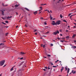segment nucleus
I'll return each mask as SVG.
<instances>
[{"label":"nucleus","mask_w":76,"mask_h":76,"mask_svg":"<svg viewBox=\"0 0 76 76\" xmlns=\"http://www.w3.org/2000/svg\"><path fill=\"white\" fill-rule=\"evenodd\" d=\"M5 62V60H2L1 61H0V66H2L4 64V63Z\"/></svg>","instance_id":"nucleus-1"},{"label":"nucleus","mask_w":76,"mask_h":76,"mask_svg":"<svg viewBox=\"0 0 76 76\" xmlns=\"http://www.w3.org/2000/svg\"><path fill=\"white\" fill-rule=\"evenodd\" d=\"M60 22H61V21L60 20H58L57 21H56V22L57 24V25H58L60 24Z\"/></svg>","instance_id":"nucleus-2"},{"label":"nucleus","mask_w":76,"mask_h":76,"mask_svg":"<svg viewBox=\"0 0 76 76\" xmlns=\"http://www.w3.org/2000/svg\"><path fill=\"white\" fill-rule=\"evenodd\" d=\"M52 22H53L52 23V24L53 25H55L56 24V23L55 22V21L53 20Z\"/></svg>","instance_id":"nucleus-3"},{"label":"nucleus","mask_w":76,"mask_h":76,"mask_svg":"<svg viewBox=\"0 0 76 76\" xmlns=\"http://www.w3.org/2000/svg\"><path fill=\"white\" fill-rule=\"evenodd\" d=\"M72 72V73H73V74H75V73H76V71L73 70Z\"/></svg>","instance_id":"nucleus-4"},{"label":"nucleus","mask_w":76,"mask_h":76,"mask_svg":"<svg viewBox=\"0 0 76 76\" xmlns=\"http://www.w3.org/2000/svg\"><path fill=\"white\" fill-rule=\"evenodd\" d=\"M29 26V24H26L25 25V27H26V28H28Z\"/></svg>","instance_id":"nucleus-5"},{"label":"nucleus","mask_w":76,"mask_h":76,"mask_svg":"<svg viewBox=\"0 0 76 76\" xmlns=\"http://www.w3.org/2000/svg\"><path fill=\"white\" fill-rule=\"evenodd\" d=\"M12 16H11L10 17L8 16V17H7V19L8 20L9 19H10V18H12Z\"/></svg>","instance_id":"nucleus-6"},{"label":"nucleus","mask_w":76,"mask_h":76,"mask_svg":"<svg viewBox=\"0 0 76 76\" xmlns=\"http://www.w3.org/2000/svg\"><path fill=\"white\" fill-rule=\"evenodd\" d=\"M70 70V69L69 68H68V70H67V75H66V76H68V74H69V71Z\"/></svg>","instance_id":"nucleus-7"},{"label":"nucleus","mask_w":76,"mask_h":76,"mask_svg":"<svg viewBox=\"0 0 76 76\" xmlns=\"http://www.w3.org/2000/svg\"><path fill=\"white\" fill-rule=\"evenodd\" d=\"M48 70H50V69H51V70H52V67H51V66H48Z\"/></svg>","instance_id":"nucleus-8"},{"label":"nucleus","mask_w":76,"mask_h":76,"mask_svg":"<svg viewBox=\"0 0 76 76\" xmlns=\"http://www.w3.org/2000/svg\"><path fill=\"white\" fill-rule=\"evenodd\" d=\"M38 12V11H36V12H34V14L35 15H36V14H37L38 13V12Z\"/></svg>","instance_id":"nucleus-9"},{"label":"nucleus","mask_w":76,"mask_h":76,"mask_svg":"<svg viewBox=\"0 0 76 76\" xmlns=\"http://www.w3.org/2000/svg\"><path fill=\"white\" fill-rule=\"evenodd\" d=\"M20 54H21V55H23V54H25V53L21 52L20 53Z\"/></svg>","instance_id":"nucleus-10"},{"label":"nucleus","mask_w":76,"mask_h":76,"mask_svg":"<svg viewBox=\"0 0 76 76\" xmlns=\"http://www.w3.org/2000/svg\"><path fill=\"white\" fill-rule=\"evenodd\" d=\"M72 48H75V49L76 48V46H72Z\"/></svg>","instance_id":"nucleus-11"},{"label":"nucleus","mask_w":76,"mask_h":76,"mask_svg":"<svg viewBox=\"0 0 76 76\" xmlns=\"http://www.w3.org/2000/svg\"><path fill=\"white\" fill-rule=\"evenodd\" d=\"M63 69H64V68L63 67H62V68L61 69V72H62V71H63Z\"/></svg>","instance_id":"nucleus-12"},{"label":"nucleus","mask_w":76,"mask_h":76,"mask_svg":"<svg viewBox=\"0 0 76 76\" xmlns=\"http://www.w3.org/2000/svg\"><path fill=\"white\" fill-rule=\"evenodd\" d=\"M1 12H2V15L3 16L4 15V12L3 11L1 10Z\"/></svg>","instance_id":"nucleus-13"},{"label":"nucleus","mask_w":76,"mask_h":76,"mask_svg":"<svg viewBox=\"0 0 76 76\" xmlns=\"http://www.w3.org/2000/svg\"><path fill=\"white\" fill-rule=\"evenodd\" d=\"M8 34H9V33H5V35L6 37H7V36L8 35Z\"/></svg>","instance_id":"nucleus-14"},{"label":"nucleus","mask_w":76,"mask_h":76,"mask_svg":"<svg viewBox=\"0 0 76 76\" xmlns=\"http://www.w3.org/2000/svg\"><path fill=\"white\" fill-rule=\"evenodd\" d=\"M66 38L67 39H69V36H67V37H66Z\"/></svg>","instance_id":"nucleus-15"},{"label":"nucleus","mask_w":76,"mask_h":76,"mask_svg":"<svg viewBox=\"0 0 76 76\" xmlns=\"http://www.w3.org/2000/svg\"><path fill=\"white\" fill-rule=\"evenodd\" d=\"M18 6H19L18 5H15V7H18Z\"/></svg>","instance_id":"nucleus-16"},{"label":"nucleus","mask_w":76,"mask_h":76,"mask_svg":"<svg viewBox=\"0 0 76 76\" xmlns=\"http://www.w3.org/2000/svg\"><path fill=\"white\" fill-rule=\"evenodd\" d=\"M13 67H12V68H11L10 70V71H12V70H13Z\"/></svg>","instance_id":"nucleus-17"},{"label":"nucleus","mask_w":76,"mask_h":76,"mask_svg":"<svg viewBox=\"0 0 76 76\" xmlns=\"http://www.w3.org/2000/svg\"><path fill=\"white\" fill-rule=\"evenodd\" d=\"M24 9H26V10H27L28 11H29V9H28L27 8H25Z\"/></svg>","instance_id":"nucleus-18"},{"label":"nucleus","mask_w":76,"mask_h":76,"mask_svg":"<svg viewBox=\"0 0 76 76\" xmlns=\"http://www.w3.org/2000/svg\"><path fill=\"white\" fill-rule=\"evenodd\" d=\"M60 17L61 18H63V16H62V15L60 14Z\"/></svg>","instance_id":"nucleus-19"},{"label":"nucleus","mask_w":76,"mask_h":76,"mask_svg":"<svg viewBox=\"0 0 76 76\" xmlns=\"http://www.w3.org/2000/svg\"><path fill=\"white\" fill-rule=\"evenodd\" d=\"M47 56H48V57H51V55L48 54V55H47Z\"/></svg>","instance_id":"nucleus-20"},{"label":"nucleus","mask_w":76,"mask_h":76,"mask_svg":"<svg viewBox=\"0 0 76 76\" xmlns=\"http://www.w3.org/2000/svg\"><path fill=\"white\" fill-rule=\"evenodd\" d=\"M1 23H2V24H4V25H6V23H5L3 22H2Z\"/></svg>","instance_id":"nucleus-21"},{"label":"nucleus","mask_w":76,"mask_h":76,"mask_svg":"<svg viewBox=\"0 0 76 76\" xmlns=\"http://www.w3.org/2000/svg\"><path fill=\"white\" fill-rule=\"evenodd\" d=\"M5 22V23H9V21H6Z\"/></svg>","instance_id":"nucleus-22"},{"label":"nucleus","mask_w":76,"mask_h":76,"mask_svg":"<svg viewBox=\"0 0 76 76\" xmlns=\"http://www.w3.org/2000/svg\"><path fill=\"white\" fill-rule=\"evenodd\" d=\"M50 20H52V19H53V18H52L51 16H50Z\"/></svg>","instance_id":"nucleus-23"},{"label":"nucleus","mask_w":76,"mask_h":76,"mask_svg":"<svg viewBox=\"0 0 76 76\" xmlns=\"http://www.w3.org/2000/svg\"><path fill=\"white\" fill-rule=\"evenodd\" d=\"M54 35H57V32H54Z\"/></svg>","instance_id":"nucleus-24"},{"label":"nucleus","mask_w":76,"mask_h":76,"mask_svg":"<svg viewBox=\"0 0 76 76\" xmlns=\"http://www.w3.org/2000/svg\"><path fill=\"white\" fill-rule=\"evenodd\" d=\"M74 15H71L70 17V18H72V17L73 16H74Z\"/></svg>","instance_id":"nucleus-25"},{"label":"nucleus","mask_w":76,"mask_h":76,"mask_svg":"<svg viewBox=\"0 0 76 76\" xmlns=\"http://www.w3.org/2000/svg\"><path fill=\"white\" fill-rule=\"evenodd\" d=\"M4 44L3 43H1L0 44V45H4Z\"/></svg>","instance_id":"nucleus-26"},{"label":"nucleus","mask_w":76,"mask_h":76,"mask_svg":"<svg viewBox=\"0 0 76 76\" xmlns=\"http://www.w3.org/2000/svg\"><path fill=\"white\" fill-rule=\"evenodd\" d=\"M64 41H65L64 40H61L60 41V42H64Z\"/></svg>","instance_id":"nucleus-27"},{"label":"nucleus","mask_w":76,"mask_h":76,"mask_svg":"<svg viewBox=\"0 0 76 76\" xmlns=\"http://www.w3.org/2000/svg\"><path fill=\"white\" fill-rule=\"evenodd\" d=\"M56 33L57 34H58L59 33V31H58V30H57Z\"/></svg>","instance_id":"nucleus-28"},{"label":"nucleus","mask_w":76,"mask_h":76,"mask_svg":"<svg viewBox=\"0 0 76 76\" xmlns=\"http://www.w3.org/2000/svg\"><path fill=\"white\" fill-rule=\"evenodd\" d=\"M45 11H47V12H48V13H50V12H49V10H45Z\"/></svg>","instance_id":"nucleus-29"},{"label":"nucleus","mask_w":76,"mask_h":76,"mask_svg":"<svg viewBox=\"0 0 76 76\" xmlns=\"http://www.w3.org/2000/svg\"><path fill=\"white\" fill-rule=\"evenodd\" d=\"M72 13H70V14H69L68 16H70V15H72Z\"/></svg>","instance_id":"nucleus-30"},{"label":"nucleus","mask_w":76,"mask_h":76,"mask_svg":"<svg viewBox=\"0 0 76 76\" xmlns=\"http://www.w3.org/2000/svg\"><path fill=\"white\" fill-rule=\"evenodd\" d=\"M22 59H23V57H22L20 58V60H22Z\"/></svg>","instance_id":"nucleus-31"},{"label":"nucleus","mask_w":76,"mask_h":76,"mask_svg":"<svg viewBox=\"0 0 76 76\" xmlns=\"http://www.w3.org/2000/svg\"><path fill=\"white\" fill-rule=\"evenodd\" d=\"M76 35H75V34H74L73 36H72V38H73L74 37H75Z\"/></svg>","instance_id":"nucleus-32"},{"label":"nucleus","mask_w":76,"mask_h":76,"mask_svg":"<svg viewBox=\"0 0 76 76\" xmlns=\"http://www.w3.org/2000/svg\"><path fill=\"white\" fill-rule=\"evenodd\" d=\"M39 8L40 9H42V7H39Z\"/></svg>","instance_id":"nucleus-33"},{"label":"nucleus","mask_w":76,"mask_h":76,"mask_svg":"<svg viewBox=\"0 0 76 76\" xmlns=\"http://www.w3.org/2000/svg\"><path fill=\"white\" fill-rule=\"evenodd\" d=\"M1 18L2 19H3L4 20V19H5L3 18V17H1Z\"/></svg>","instance_id":"nucleus-34"},{"label":"nucleus","mask_w":76,"mask_h":76,"mask_svg":"<svg viewBox=\"0 0 76 76\" xmlns=\"http://www.w3.org/2000/svg\"><path fill=\"white\" fill-rule=\"evenodd\" d=\"M50 64H51V65H53V66H54V64H53L52 63H50Z\"/></svg>","instance_id":"nucleus-35"},{"label":"nucleus","mask_w":76,"mask_h":76,"mask_svg":"<svg viewBox=\"0 0 76 76\" xmlns=\"http://www.w3.org/2000/svg\"><path fill=\"white\" fill-rule=\"evenodd\" d=\"M53 67H57V66H53Z\"/></svg>","instance_id":"nucleus-36"},{"label":"nucleus","mask_w":76,"mask_h":76,"mask_svg":"<svg viewBox=\"0 0 76 76\" xmlns=\"http://www.w3.org/2000/svg\"><path fill=\"white\" fill-rule=\"evenodd\" d=\"M63 21L64 22H67V21H66V20H63Z\"/></svg>","instance_id":"nucleus-37"},{"label":"nucleus","mask_w":76,"mask_h":76,"mask_svg":"<svg viewBox=\"0 0 76 76\" xmlns=\"http://www.w3.org/2000/svg\"><path fill=\"white\" fill-rule=\"evenodd\" d=\"M45 69H48L47 67V66H45Z\"/></svg>","instance_id":"nucleus-38"},{"label":"nucleus","mask_w":76,"mask_h":76,"mask_svg":"<svg viewBox=\"0 0 76 76\" xmlns=\"http://www.w3.org/2000/svg\"><path fill=\"white\" fill-rule=\"evenodd\" d=\"M65 71H66L67 70V67H65Z\"/></svg>","instance_id":"nucleus-39"},{"label":"nucleus","mask_w":76,"mask_h":76,"mask_svg":"<svg viewBox=\"0 0 76 76\" xmlns=\"http://www.w3.org/2000/svg\"><path fill=\"white\" fill-rule=\"evenodd\" d=\"M45 45H43V48H45Z\"/></svg>","instance_id":"nucleus-40"},{"label":"nucleus","mask_w":76,"mask_h":76,"mask_svg":"<svg viewBox=\"0 0 76 76\" xmlns=\"http://www.w3.org/2000/svg\"><path fill=\"white\" fill-rule=\"evenodd\" d=\"M2 6H4V4L3 3L2 4Z\"/></svg>","instance_id":"nucleus-41"},{"label":"nucleus","mask_w":76,"mask_h":76,"mask_svg":"<svg viewBox=\"0 0 76 76\" xmlns=\"http://www.w3.org/2000/svg\"><path fill=\"white\" fill-rule=\"evenodd\" d=\"M5 66H6V65H4L3 66V67H5Z\"/></svg>","instance_id":"nucleus-42"},{"label":"nucleus","mask_w":76,"mask_h":76,"mask_svg":"<svg viewBox=\"0 0 76 76\" xmlns=\"http://www.w3.org/2000/svg\"><path fill=\"white\" fill-rule=\"evenodd\" d=\"M50 45H51V46H53V45L52 44H50Z\"/></svg>","instance_id":"nucleus-43"},{"label":"nucleus","mask_w":76,"mask_h":76,"mask_svg":"<svg viewBox=\"0 0 76 76\" xmlns=\"http://www.w3.org/2000/svg\"><path fill=\"white\" fill-rule=\"evenodd\" d=\"M44 23L45 25H47V23H46V22Z\"/></svg>","instance_id":"nucleus-44"},{"label":"nucleus","mask_w":76,"mask_h":76,"mask_svg":"<svg viewBox=\"0 0 76 76\" xmlns=\"http://www.w3.org/2000/svg\"><path fill=\"white\" fill-rule=\"evenodd\" d=\"M57 39H58V40H59V39H60V38H59L57 37Z\"/></svg>","instance_id":"nucleus-45"},{"label":"nucleus","mask_w":76,"mask_h":76,"mask_svg":"<svg viewBox=\"0 0 76 76\" xmlns=\"http://www.w3.org/2000/svg\"><path fill=\"white\" fill-rule=\"evenodd\" d=\"M15 13H16L17 15H18V12H16Z\"/></svg>","instance_id":"nucleus-46"},{"label":"nucleus","mask_w":76,"mask_h":76,"mask_svg":"<svg viewBox=\"0 0 76 76\" xmlns=\"http://www.w3.org/2000/svg\"><path fill=\"white\" fill-rule=\"evenodd\" d=\"M43 58H47V57L44 56L43 57Z\"/></svg>","instance_id":"nucleus-47"},{"label":"nucleus","mask_w":76,"mask_h":76,"mask_svg":"<svg viewBox=\"0 0 76 76\" xmlns=\"http://www.w3.org/2000/svg\"><path fill=\"white\" fill-rule=\"evenodd\" d=\"M43 70L44 71H46V69H43Z\"/></svg>","instance_id":"nucleus-48"},{"label":"nucleus","mask_w":76,"mask_h":76,"mask_svg":"<svg viewBox=\"0 0 76 76\" xmlns=\"http://www.w3.org/2000/svg\"><path fill=\"white\" fill-rule=\"evenodd\" d=\"M49 33V31H47L46 33V34H48Z\"/></svg>","instance_id":"nucleus-49"},{"label":"nucleus","mask_w":76,"mask_h":76,"mask_svg":"<svg viewBox=\"0 0 76 76\" xmlns=\"http://www.w3.org/2000/svg\"><path fill=\"white\" fill-rule=\"evenodd\" d=\"M76 26H74L73 27L74 28H76Z\"/></svg>","instance_id":"nucleus-50"},{"label":"nucleus","mask_w":76,"mask_h":76,"mask_svg":"<svg viewBox=\"0 0 76 76\" xmlns=\"http://www.w3.org/2000/svg\"><path fill=\"white\" fill-rule=\"evenodd\" d=\"M18 26H17L16 27V28H18Z\"/></svg>","instance_id":"nucleus-51"},{"label":"nucleus","mask_w":76,"mask_h":76,"mask_svg":"<svg viewBox=\"0 0 76 76\" xmlns=\"http://www.w3.org/2000/svg\"><path fill=\"white\" fill-rule=\"evenodd\" d=\"M59 31H60V32H61L62 31V30L61 29H60L59 30Z\"/></svg>","instance_id":"nucleus-52"},{"label":"nucleus","mask_w":76,"mask_h":76,"mask_svg":"<svg viewBox=\"0 0 76 76\" xmlns=\"http://www.w3.org/2000/svg\"><path fill=\"white\" fill-rule=\"evenodd\" d=\"M37 31V30H35L34 31V32H36V31Z\"/></svg>","instance_id":"nucleus-53"},{"label":"nucleus","mask_w":76,"mask_h":76,"mask_svg":"<svg viewBox=\"0 0 76 76\" xmlns=\"http://www.w3.org/2000/svg\"><path fill=\"white\" fill-rule=\"evenodd\" d=\"M40 18H41V19H43V18H42V17Z\"/></svg>","instance_id":"nucleus-54"},{"label":"nucleus","mask_w":76,"mask_h":76,"mask_svg":"<svg viewBox=\"0 0 76 76\" xmlns=\"http://www.w3.org/2000/svg\"><path fill=\"white\" fill-rule=\"evenodd\" d=\"M61 39H65V38H62Z\"/></svg>","instance_id":"nucleus-55"},{"label":"nucleus","mask_w":76,"mask_h":76,"mask_svg":"<svg viewBox=\"0 0 76 76\" xmlns=\"http://www.w3.org/2000/svg\"><path fill=\"white\" fill-rule=\"evenodd\" d=\"M41 10H42V9H41V10H39V12H40V11H41Z\"/></svg>","instance_id":"nucleus-56"},{"label":"nucleus","mask_w":76,"mask_h":76,"mask_svg":"<svg viewBox=\"0 0 76 76\" xmlns=\"http://www.w3.org/2000/svg\"><path fill=\"white\" fill-rule=\"evenodd\" d=\"M35 35H37V33H35Z\"/></svg>","instance_id":"nucleus-57"},{"label":"nucleus","mask_w":76,"mask_h":76,"mask_svg":"<svg viewBox=\"0 0 76 76\" xmlns=\"http://www.w3.org/2000/svg\"><path fill=\"white\" fill-rule=\"evenodd\" d=\"M41 12H42V11L40 12L39 13V14H40V13H41Z\"/></svg>","instance_id":"nucleus-58"},{"label":"nucleus","mask_w":76,"mask_h":76,"mask_svg":"<svg viewBox=\"0 0 76 76\" xmlns=\"http://www.w3.org/2000/svg\"><path fill=\"white\" fill-rule=\"evenodd\" d=\"M74 42H76V40H74Z\"/></svg>","instance_id":"nucleus-59"},{"label":"nucleus","mask_w":76,"mask_h":76,"mask_svg":"<svg viewBox=\"0 0 76 76\" xmlns=\"http://www.w3.org/2000/svg\"><path fill=\"white\" fill-rule=\"evenodd\" d=\"M43 4H41V6H42L43 5Z\"/></svg>","instance_id":"nucleus-60"},{"label":"nucleus","mask_w":76,"mask_h":76,"mask_svg":"<svg viewBox=\"0 0 76 76\" xmlns=\"http://www.w3.org/2000/svg\"><path fill=\"white\" fill-rule=\"evenodd\" d=\"M60 3V2H59V1H58L57 2V3Z\"/></svg>","instance_id":"nucleus-61"},{"label":"nucleus","mask_w":76,"mask_h":76,"mask_svg":"<svg viewBox=\"0 0 76 76\" xmlns=\"http://www.w3.org/2000/svg\"><path fill=\"white\" fill-rule=\"evenodd\" d=\"M61 36H63V34H60Z\"/></svg>","instance_id":"nucleus-62"},{"label":"nucleus","mask_w":76,"mask_h":76,"mask_svg":"<svg viewBox=\"0 0 76 76\" xmlns=\"http://www.w3.org/2000/svg\"><path fill=\"white\" fill-rule=\"evenodd\" d=\"M42 45H42L41 46V47H42Z\"/></svg>","instance_id":"nucleus-63"},{"label":"nucleus","mask_w":76,"mask_h":76,"mask_svg":"<svg viewBox=\"0 0 76 76\" xmlns=\"http://www.w3.org/2000/svg\"><path fill=\"white\" fill-rule=\"evenodd\" d=\"M4 6H7V5H5Z\"/></svg>","instance_id":"nucleus-64"}]
</instances>
